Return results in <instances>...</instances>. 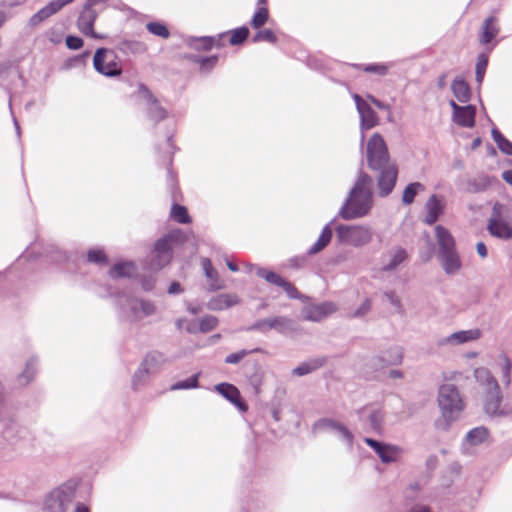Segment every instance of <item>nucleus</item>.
<instances>
[{
  "label": "nucleus",
  "instance_id": "1",
  "mask_svg": "<svg viewBox=\"0 0 512 512\" xmlns=\"http://www.w3.org/2000/svg\"><path fill=\"white\" fill-rule=\"evenodd\" d=\"M372 179L361 173L350 192V196L340 210V217L345 220L360 218L368 214L372 208Z\"/></svg>",
  "mask_w": 512,
  "mask_h": 512
},
{
  "label": "nucleus",
  "instance_id": "2",
  "mask_svg": "<svg viewBox=\"0 0 512 512\" xmlns=\"http://www.w3.org/2000/svg\"><path fill=\"white\" fill-rule=\"evenodd\" d=\"M438 404L443 418L448 422L456 420L464 409L463 400L453 384L440 386Z\"/></svg>",
  "mask_w": 512,
  "mask_h": 512
},
{
  "label": "nucleus",
  "instance_id": "3",
  "mask_svg": "<svg viewBox=\"0 0 512 512\" xmlns=\"http://www.w3.org/2000/svg\"><path fill=\"white\" fill-rule=\"evenodd\" d=\"M186 240V235L181 230H173L164 237L158 239L154 246L153 266L163 268L172 260V250L177 244Z\"/></svg>",
  "mask_w": 512,
  "mask_h": 512
},
{
  "label": "nucleus",
  "instance_id": "4",
  "mask_svg": "<svg viewBox=\"0 0 512 512\" xmlns=\"http://www.w3.org/2000/svg\"><path fill=\"white\" fill-rule=\"evenodd\" d=\"M367 162L372 170H380L388 165H394L390 163L386 143L378 133H374L367 143Z\"/></svg>",
  "mask_w": 512,
  "mask_h": 512
},
{
  "label": "nucleus",
  "instance_id": "5",
  "mask_svg": "<svg viewBox=\"0 0 512 512\" xmlns=\"http://www.w3.org/2000/svg\"><path fill=\"white\" fill-rule=\"evenodd\" d=\"M94 69L107 77H116L122 74V66L116 53L107 48H99L93 57Z\"/></svg>",
  "mask_w": 512,
  "mask_h": 512
},
{
  "label": "nucleus",
  "instance_id": "6",
  "mask_svg": "<svg viewBox=\"0 0 512 512\" xmlns=\"http://www.w3.org/2000/svg\"><path fill=\"white\" fill-rule=\"evenodd\" d=\"M372 230L367 226L340 225L337 227V236L345 244L363 246L372 239Z\"/></svg>",
  "mask_w": 512,
  "mask_h": 512
},
{
  "label": "nucleus",
  "instance_id": "7",
  "mask_svg": "<svg viewBox=\"0 0 512 512\" xmlns=\"http://www.w3.org/2000/svg\"><path fill=\"white\" fill-rule=\"evenodd\" d=\"M488 391L484 403V409L490 416H502L505 412L501 409L502 393L496 379L488 375L487 377Z\"/></svg>",
  "mask_w": 512,
  "mask_h": 512
},
{
  "label": "nucleus",
  "instance_id": "8",
  "mask_svg": "<svg viewBox=\"0 0 512 512\" xmlns=\"http://www.w3.org/2000/svg\"><path fill=\"white\" fill-rule=\"evenodd\" d=\"M97 17L98 14L93 8L83 5L76 22L78 30L85 36L94 39H103L104 36L96 33L94 30V23Z\"/></svg>",
  "mask_w": 512,
  "mask_h": 512
},
{
  "label": "nucleus",
  "instance_id": "9",
  "mask_svg": "<svg viewBox=\"0 0 512 512\" xmlns=\"http://www.w3.org/2000/svg\"><path fill=\"white\" fill-rule=\"evenodd\" d=\"M364 442L377 453L381 461L384 463L397 461L402 452L398 446L384 444L372 438H365Z\"/></svg>",
  "mask_w": 512,
  "mask_h": 512
},
{
  "label": "nucleus",
  "instance_id": "10",
  "mask_svg": "<svg viewBox=\"0 0 512 512\" xmlns=\"http://www.w3.org/2000/svg\"><path fill=\"white\" fill-rule=\"evenodd\" d=\"M379 171H381L378 178L379 193L381 196L385 197L389 195L395 187L398 177V169L396 165H388Z\"/></svg>",
  "mask_w": 512,
  "mask_h": 512
},
{
  "label": "nucleus",
  "instance_id": "11",
  "mask_svg": "<svg viewBox=\"0 0 512 512\" xmlns=\"http://www.w3.org/2000/svg\"><path fill=\"white\" fill-rule=\"evenodd\" d=\"M215 391L234 404L241 412L248 410V405L242 399L239 389L229 383H220L215 386Z\"/></svg>",
  "mask_w": 512,
  "mask_h": 512
},
{
  "label": "nucleus",
  "instance_id": "12",
  "mask_svg": "<svg viewBox=\"0 0 512 512\" xmlns=\"http://www.w3.org/2000/svg\"><path fill=\"white\" fill-rule=\"evenodd\" d=\"M292 320L284 317V316H277L267 319L259 320L255 325L254 328L262 331L267 332L271 329H274L278 331L279 333H284L290 329H292Z\"/></svg>",
  "mask_w": 512,
  "mask_h": 512
},
{
  "label": "nucleus",
  "instance_id": "13",
  "mask_svg": "<svg viewBox=\"0 0 512 512\" xmlns=\"http://www.w3.org/2000/svg\"><path fill=\"white\" fill-rule=\"evenodd\" d=\"M335 311L336 306L332 302L313 304L303 309V318L309 321H321Z\"/></svg>",
  "mask_w": 512,
  "mask_h": 512
},
{
  "label": "nucleus",
  "instance_id": "14",
  "mask_svg": "<svg viewBox=\"0 0 512 512\" xmlns=\"http://www.w3.org/2000/svg\"><path fill=\"white\" fill-rule=\"evenodd\" d=\"M74 0H53L49 2L45 7L40 9L37 13H35L30 18V24L32 26H36L43 22L44 20L48 19L52 15L59 12L63 7L66 5L72 3Z\"/></svg>",
  "mask_w": 512,
  "mask_h": 512
},
{
  "label": "nucleus",
  "instance_id": "15",
  "mask_svg": "<svg viewBox=\"0 0 512 512\" xmlns=\"http://www.w3.org/2000/svg\"><path fill=\"white\" fill-rule=\"evenodd\" d=\"M488 230L491 235L499 238L508 239L512 237V228L506 221L500 218L499 212L496 208L493 209V215L488 223Z\"/></svg>",
  "mask_w": 512,
  "mask_h": 512
},
{
  "label": "nucleus",
  "instance_id": "16",
  "mask_svg": "<svg viewBox=\"0 0 512 512\" xmlns=\"http://www.w3.org/2000/svg\"><path fill=\"white\" fill-rule=\"evenodd\" d=\"M357 110L361 116L362 124L367 129L373 128L378 123V116L370 105L364 101L358 94L353 96Z\"/></svg>",
  "mask_w": 512,
  "mask_h": 512
},
{
  "label": "nucleus",
  "instance_id": "17",
  "mask_svg": "<svg viewBox=\"0 0 512 512\" xmlns=\"http://www.w3.org/2000/svg\"><path fill=\"white\" fill-rule=\"evenodd\" d=\"M500 32L498 19L495 16L488 17L481 26L479 42L483 45L489 44Z\"/></svg>",
  "mask_w": 512,
  "mask_h": 512
},
{
  "label": "nucleus",
  "instance_id": "18",
  "mask_svg": "<svg viewBox=\"0 0 512 512\" xmlns=\"http://www.w3.org/2000/svg\"><path fill=\"white\" fill-rule=\"evenodd\" d=\"M205 276L208 280L210 291L221 290L225 287L223 280L220 278L217 270L213 267L209 258H203L201 261Z\"/></svg>",
  "mask_w": 512,
  "mask_h": 512
},
{
  "label": "nucleus",
  "instance_id": "19",
  "mask_svg": "<svg viewBox=\"0 0 512 512\" xmlns=\"http://www.w3.org/2000/svg\"><path fill=\"white\" fill-rule=\"evenodd\" d=\"M132 319L137 321L144 317L151 316L156 312V306L151 301L136 299L131 304Z\"/></svg>",
  "mask_w": 512,
  "mask_h": 512
},
{
  "label": "nucleus",
  "instance_id": "20",
  "mask_svg": "<svg viewBox=\"0 0 512 512\" xmlns=\"http://www.w3.org/2000/svg\"><path fill=\"white\" fill-rule=\"evenodd\" d=\"M425 208L427 214L424 218V222L428 225L434 224L444 211V205L442 204L441 200L437 198L436 195H432L427 200Z\"/></svg>",
  "mask_w": 512,
  "mask_h": 512
},
{
  "label": "nucleus",
  "instance_id": "21",
  "mask_svg": "<svg viewBox=\"0 0 512 512\" xmlns=\"http://www.w3.org/2000/svg\"><path fill=\"white\" fill-rule=\"evenodd\" d=\"M436 238L439 245V253H446L456 250L455 240L451 233L443 226L437 225L435 227Z\"/></svg>",
  "mask_w": 512,
  "mask_h": 512
},
{
  "label": "nucleus",
  "instance_id": "22",
  "mask_svg": "<svg viewBox=\"0 0 512 512\" xmlns=\"http://www.w3.org/2000/svg\"><path fill=\"white\" fill-rule=\"evenodd\" d=\"M164 362V357L159 352L147 354L139 368L136 376H145L155 371Z\"/></svg>",
  "mask_w": 512,
  "mask_h": 512
},
{
  "label": "nucleus",
  "instance_id": "23",
  "mask_svg": "<svg viewBox=\"0 0 512 512\" xmlns=\"http://www.w3.org/2000/svg\"><path fill=\"white\" fill-rule=\"evenodd\" d=\"M475 107L472 105L462 106L454 113L453 119L461 127L471 128L475 124Z\"/></svg>",
  "mask_w": 512,
  "mask_h": 512
},
{
  "label": "nucleus",
  "instance_id": "24",
  "mask_svg": "<svg viewBox=\"0 0 512 512\" xmlns=\"http://www.w3.org/2000/svg\"><path fill=\"white\" fill-rule=\"evenodd\" d=\"M441 263L447 274H454L460 270L462 263L456 250L440 254Z\"/></svg>",
  "mask_w": 512,
  "mask_h": 512
},
{
  "label": "nucleus",
  "instance_id": "25",
  "mask_svg": "<svg viewBox=\"0 0 512 512\" xmlns=\"http://www.w3.org/2000/svg\"><path fill=\"white\" fill-rule=\"evenodd\" d=\"M238 303V298L236 295L232 294H220L213 297L208 302V308L211 310H223L231 307Z\"/></svg>",
  "mask_w": 512,
  "mask_h": 512
},
{
  "label": "nucleus",
  "instance_id": "26",
  "mask_svg": "<svg viewBox=\"0 0 512 512\" xmlns=\"http://www.w3.org/2000/svg\"><path fill=\"white\" fill-rule=\"evenodd\" d=\"M325 364V358H314L307 362H303L293 369V374L297 376H303L309 374L319 368H321Z\"/></svg>",
  "mask_w": 512,
  "mask_h": 512
},
{
  "label": "nucleus",
  "instance_id": "27",
  "mask_svg": "<svg viewBox=\"0 0 512 512\" xmlns=\"http://www.w3.org/2000/svg\"><path fill=\"white\" fill-rule=\"evenodd\" d=\"M481 336V332L479 329H471L466 331H459L451 334L448 337V342L453 344H461L468 341H473L478 339Z\"/></svg>",
  "mask_w": 512,
  "mask_h": 512
},
{
  "label": "nucleus",
  "instance_id": "28",
  "mask_svg": "<svg viewBox=\"0 0 512 512\" xmlns=\"http://www.w3.org/2000/svg\"><path fill=\"white\" fill-rule=\"evenodd\" d=\"M452 92L458 101L468 102L471 96L469 85L462 79H455L451 85Z\"/></svg>",
  "mask_w": 512,
  "mask_h": 512
},
{
  "label": "nucleus",
  "instance_id": "29",
  "mask_svg": "<svg viewBox=\"0 0 512 512\" xmlns=\"http://www.w3.org/2000/svg\"><path fill=\"white\" fill-rule=\"evenodd\" d=\"M228 37V42L232 46L243 44L249 37V29L246 26H241L236 29L225 32Z\"/></svg>",
  "mask_w": 512,
  "mask_h": 512
},
{
  "label": "nucleus",
  "instance_id": "30",
  "mask_svg": "<svg viewBox=\"0 0 512 512\" xmlns=\"http://www.w3.org/2000/svg\"><path fill=\"white\" fill-rule=\"evenodd\" d=\"M332 230L329 226H325L316 243L309 249V254L313 255L322 251L331 241Z\"/></svg>",
  "mask_w": 512,
  "mask_h": 512
},
{
  "label": "nucleus",
  "instance_id": "31",
  "mask_svg": "<svg viewBox=\"0 0 512 512\" xmlns=\"http://www.w3.org/2000/svg\"><path fill=\"white\" fill-rule=\"evenodd\" d=\"M489 436V430L480 426L470 430L466 436L467 441L472 445L483 443Z\"/></svg>",
  "mask_w": 512,
  "mask_h": 512
},
{
  "label": "nucleus",
  "instance_id": "32",
  "mask_svg": "<svg viewBox=\"0 0 512 512\" xmlns=\"http://www.w3.org/2000/svg\"><path fill=\"white\" fill-rule=\"evenodd\" d=\"M135 271V267L132 263L122 262L115 264L111 270L110 275L112 277H130Z\"/></svg>",
  "mask_w": 512,
  "mask_h": 512
},
{
  "label": "nucleus",
  "instance_id": "33",
  "mask_svg": "<svg viewBox=\"0 0 512 512\" xmlns=\"http://www.w3.org/2000/svg\"><path fill=\"white\" fill-rule=\"evenodd\" d=\"M171 217L178 223L188 224L191 222V217L185 206L173 204L170 212Z\"/></svg>",
  "mask_w": 512,
  "mask_h": 512
},
{
  "label": "nucleus",
  "instance_id": "34",
  "mask_svg": "<svg viewBox=\"0 0 512 512\" xmlns=\"http://www.w3.org/2000/svg\"><path fill=\"white\" fill-rule=\"evenodd\" d=\"M269 19V9L268 7H257L252 19L251 26L254 29H260L264 26Z\"/></svg>",
  "mask_w": 512,
  "mask_h": 512
},
{
  "label": "nucleus",
  "instance_id": "35",
  "mask_svg": "<svg viewBox=\"0 0 512 512\" xmlns=\"http://www.w3.org/2000/svg\"><path fill=\"white\" fill-rule=\"evenodd\" d=\"M492 138L500 151L512 156V142L506 139L498 129L492 130Z\"/></svg>",
  "mask_w": 512,
  "mask_h": 512
},
{
  "label": "nucleus",
  "instance_id": "36",
  "mask_svg": "<svg viewBox=\"0 0 512 512\" xmlns=\"http://www.w3.org/2000/svg\"><path fill=\"white\" fill-rule=\"evenodd\" d=\"M146 29L153 35L160 37L162 39H168L170 37V31L168 27L158 21L148 22L146 24Z\"/></svg>",
  "mask_w": 512,
  "mask_h": 512
},
{
  "label": "nucleus",
  "instance_id": "37",
  "mask_svg": "<svg viewBox=\"0 0 512 512\" xmlns=\"http://www.w3.org/2000/svg\"><path fill=\"white\" fill-rule=\"evenodd\" d=\"M420 190H424V186L421 183H410L403 191L402 202L405 205H410L411 203H413L415 196Z\"/></svg>",
  "mask_w": 512,
  "mask_h": 512
},
{
  "label": "nucleus",
  "instance_id": "38",
  "mask_svg": "<svg viewBox=\"0 0 512 512\" xmlns=\"http://www.w3.org/2000/svg\"><path fill=\"white\" fill-rule=\"evenodd\" d=\"M360 70L369 74H376L379 76H384L389 72L390 65L384 63H375L368 65H359Z\"/></svg>",
  "mask_w": 512,
  "mask_h": 512
},
{
  "label": "nucleus",
  "instance_id": "39",
  "mask_svg": "<svg viewBox=\"0 0 512 512\" xmlns=\"http://www.w3.org/2000/svg\"><path fill=\"white\" fill-rule=\"evenodd\" d=\"M253 42H268L275 44L278 40L277 34L270 28L260 29L253 37Z\"/></svg>",
  "mask_w": 512,
  "mask_h": 512
},
{
  "label": "nucleus",
  "instance_id": "40",
  "mask_svg": "<svg viewBox=\"0 0 512 512\" xmlns=\"http://www.w3.org/2000/svg\"><path fill=\"white\" fill-rule=\"evenodd\" d=\"M119 49L124 53H141L146 51V46L138 41L124 40L120 43Z\"/></svg>",
  "mask_w": 512,
  "mask_h": 512
},
{
  "label": "nucleus",
  "instance_id": "41",
  "mask_svg": "<svg viewBox=\"0 0 512 512\" xmlns=\"http://www.w3.org/2000/svg\"><path fill=\"white\" fill-rule=\"evenodd\" d=\"M257 275L259 277L265 279L270 284H273V285H276L279 287L283 284V282L285 280L279 274H277L273 271L267 270L265 268H259L257 271Z\"/></svg>",
  "mask_w": 512,
  "mask_h": 512
},
{
  "label": "nucleus",
  "instance_id": "42",
  "mask_svg": "<svg viewBox=\"0 0 512 512\" xmlns=\"http://www.w3.org/2000/svg\"><path fill=\"white\" fill-rule=\"evenodd\" d=\"M499 365L501 368L502 380L506 385H509L511 382L510 375H511V368H512V363H511L510 359L506 355H501L499 357Z\"/></svg>",
  "mask_w": 512,
  "mask_h": 512
},
{
  "label": "nucleus",
  "instance_id": "43",
  "mask_svg": "<svg viewBox=\"0 0 512 512\" xmlns=\"http://www.w3.org/2000/svg\"><path fill=\"white\" fill-rule=\"evenodd\" d=\"M148 116L151 120L158 122L167 117V111L160 105L159 101H157L155 104L149 106Z\"/></svg>",
  "mask_w": 512,
  "mask_h": 512
},
{
  "label": "nucleus",
  "instance_id": "44",
  "mask_svg": "<svg viewBox=\"0 0 512 512\" xmlns=\"http://www.w3.org/2000/svg\"><path fill=\"white\" fill-rule=\"evenodd\" d=\"M218 325V319L212 315H206L199 321V330L202 333H207L215 329Z\"/></svg>",
  "mask_w": 512,
  "mask_h": 512
},
{
  "label": "nucleus",
  "instance_id": "45",
  "mask_svg": "<svg viewBox=\"0 0 512 512\" xmlns=\"http://www.w3.org/2000/svg\"><path fill=\"white\" fill-rule=\"evenodd\" d=\"M407 258V253L404 249L402 248H398L392 259L390 260V262L384 267V270H393L395 269L398 265H400L402 262H404Z\"/></svg>",
  "mask_w": 512,
  "mask_h": 512
},
{
  "label": "nucleus",
  "instance_id": "46",
  "mask_svg": "<svg viewBox=\"0 0 512 512\" xmlns=\"http://www.w3.org/2000/svg\"><path fill=\"white\" fill-rule=\"evenodd\" d=\"M487 65L488 57L485 54H480L476 63V81L478 83L483 81Z\"/></svg>",
  "mask_w": 512,
  "mask_h": 512
},
{
  "label": "nucleus",
  "instance_id": "47",
  "mask_svg": "<svg viewBox=\"0 0 512 512\" xmlns=\"http://www.w3.org/2000/svg\"><path fill=\"white\" fill-rule=\"evenodd\" d=\"M317 425L319 426H324V427H333V428H337L347 439L351 440L352 439V435L351 433L347 430L346 427H344L343 425L341 424H338L336 423L335 421L333 420H330V419H322L320 421H318Z\"/></svg>",
  "mask_w": 512,
  "mask_h": 512
},
{
  "label": "nucleus",
  "instance_id": "48",
  "mask_svg": "<svg viewBox=\"0 0 512 512\" xmlns=\"http://www.w3.org/2000/svg\"><path fill=\"white\" fill-rule=\"evenodd\" d=\"M198 386V375H193L190 378L179 381L172 385V390H180V389H190V388H196Z\"/></svg>",
  "mask_w": 512,
  "mask_h": 512
},
{
  "label": "nucleus",
  "instance_id": "49",
  "mask_svg": "<svg viewBox=\"0 0 512 512\" xmlns=\"http://www.w3.org/2000/svg\"><path fill=\"white\" fill-rule=\"evenodd\" d=\"M87 259L91 263L102 264L107 262L106 254L101 249L90 250L87 254Z\"/></svg>",
  "mask_w": 512,
  "mask_h": 512
},
{
  "label": "nucleus",
  "instance_id": "50",
  "mask_svg": "<svg viewBox=\"0 0 512 512\" xmlns=\"http://www.w3.org/2000/svg\"><path fill=\"white\" fill-rule=\"evenodd\" d=\"M139 93L141 97L146 101L148 106H151L152 104H155L158 101L156 97L152 94V92L145 85L139 86Z\"/></svg>",
  "mask_w": 512,
  "mask_h": 512
},
{
  "label": "nucleus",
  "instance_id": "51",
  "mask_svg": "<svg viewBox=\"0 0 512 512\" xmlns=\"http://www.w3.org/2000/svg\"><path fill=\"white\" fill-rule=\"evenodd\" d=\"M139 93L141 97L146 101L148 106H151L152 104H155L158 101L156 97L152 94V92L145 85L139 86Z\"/></svg>",
  "mask_w": 512,
  "mask_h": 512
},
{
  "label": "nucleus",
  "instance_id": "52",
  "mask_svg": "<svg viewBox=\"0 0 512 512\" xmlns=\"http://www.w3.org/2000/svg\"><path fill=\"white\" fill-rule=\"evenodd\" d=\"M84 45L83 40L78 36L69 35L66 38V46L71 50H78Z\"/></svg>",
  "mask_w": 512,
  "mask_h": 512
},
{
  "label": "nucleus",
  "instance_id": "53",
  "mask_svg": "<svg viewBox=\"0 0 512 512\" xmlns=\"http://www.w3.org/2000/svg\"><path fill=\"white\" fill-rule=\"evenodd\" d=\"M248 354H249V351H247V350H241L236 353H232L225 358V362L228 364H237Z\"/></svg>",
  "mask_w": 512,
  "mask_h": 512
},
{
  "label": "nucleus",
  "instance_id": "54",
  "mask_svg": "<svg viewBox=\"0 0 512 512\" xmlns=\"http://www.w3.org/2000/svg\"><path fill=\"white\" fill-rule=\"evenodd\" d=\"M217 61H218V57L214 55V56L200 59L199 64H200L201 69L209 70L216 65Z\"/></svg>",
  "mask_w": 512,
  "mask_h": 512
},
{
  "label": "nucleus",
  "instance_id": "55",
  "mask_svg": "<svg viewBox=\"0 0 512 512\" xmlns=\"http://www.w3.org/2000/svg\"><path fill=\"white\" fill-rule=\"evenodd\" d=\"M290 298H298L299 292L297 288L290 282L284 280L283 284L280 286Z\"/></svg>",
  "mask_w": 512,
  "mask_h": 512
},
{
  "label": "nucleus",
  "instance_id": "56",
  "mask_svg": "<svg viewBox=\"0 0 512 512\" xmlns=\"http://www.w3.org/2000/svg\"><path fill=\"white\" fill-rule=\"evenodd\" d=\"M46 37L53 44H59L62 41V34L55 29H49L46 32Z\"/></svg>",
  "mask_w": 512,
  "mask_h": 512
},
{
  "label": "nucleus",
  "instance_id": "57",
  "mask_svg": "<svg viewBox=\"0 0 512 512\" xmlns=\"http://www.w3.org/2000/svg\"><path fill=\"white\" fill-rule=\"evenodd\" d=\"M197 42V48L202 49L204 51H209L213 48L212 37H202L198 39Z\"/></svg>",
  "mask_w": 512,
  "mask_h": 512
},
{
  "label": "nucleus",
  "instance_id": "58",
  "mask_svg": "<svg viewBox=\"0 0 512 512\" xmlns=\"http://www.w3.org/2000/svg\"><path fill=\"white\" fill-rule=\"evenodd\" d=\"M385 296L389 299L390 303L398 309V312L402 313L401 300L394 292H387Z\"/></svg>",
  "mask_w": 512,
  "mask_h": 512
},
{
  "label": "nucleus",
  "instance_id": "59",
  "mask_svg": "<svg viewBox=\"0 0 512 512\" xmlns=\"http://www.w3.org/2000/svg\"><path fill=\"white\" fill-rule=\"evenodd\" d=\"M226 38V34L221 33L216 37H212L213 48H221L224 46L223 40Z\"/></svg>",
  "mask_w": 512,
  "mask_h": 512
},
{
  "label": "nucleus",
  "instance_id": "60",
  "mask_svg": "<svg viewBox=\"0 0 512 512\" xmlns=\"http://www.w3.org/2000/svg\"><path fill=\"white\" fill-rule=\"evenodd\" d=\"M371 308V301L366 299L361 307L356 311L355 315H363Z\"/></svg>",
  "mask_w": 512,
  "mask_h": 512
},
{
  "label": "nucleus",
  "instance_id": "61",
  "mask_svg": "<svg viewBox=\"0 0 512 512\" xmlns=\"http://www.w3.org/2000/svg\"><path fill=\"white\" fill-rule=\"evenodd\" d=\"M182 292V287L179 282H172L168 288L169 294H178Z\"/></svg>",
  "mask_w": 512,
  "mask_h": 512
},
{
  "label": "nucleus",
  "instance_id": "62",
  "mask_svg": "<svg viewBox=\"0 0 512 512\" xmlns=\"http://www.w3.org/2000/svg\"><path fill=\"white\" fill-rule=\"evenodd\" d=\"M368 99L379 109H382V110H390V107L384 103H382L381 101H379L378 99H376L375 97L373 96H368Z\"/></svg>",
  "mask_w": 512,
  "mask_h": 512
},
{
  "label": "nucleus",
  "instance_id": "63",
  "mask_svg": "<svg viewBox=\"0 0 512 512\" xmlns=\"http://www.w3.org/2000/svg\"><path fill=\"white\" fill-rule=\"evenodd\" d=\"M476 249L480 257L485 258L487 256V248L483 242H478L476 245Z\"/></svg>",
  "mask_w": 512,
  "mask_h": 512
},
{
  "label": "nucleus",
  "instance_id": "64",
  "mask_svg": "<svg viewBox=\"0 0 512 512\" xmlns=\"http://www.w3.org/2000/svg\"><path fill=\"white\" fill-rule=\"evenodd\" d=\"M502 178L512 186V170L504 171Z\"/></svg>",
  "mask_w": 512,
  "mask_h": 512
}]
</instances>
